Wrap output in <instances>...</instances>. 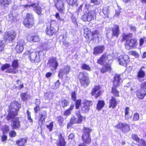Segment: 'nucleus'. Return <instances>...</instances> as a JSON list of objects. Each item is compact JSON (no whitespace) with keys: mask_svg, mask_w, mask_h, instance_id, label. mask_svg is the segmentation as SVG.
<instances>
[{"mask_svg":"<svg viewBox=\"0 0 146 146\" xmlns=\"http://www.w3.org/2000/svg\"><path fill=\"white\" fill-rule=\"evenodd\" d=\"M21 107V104L17 101L14 100L11 102L8 107V114L6 119L7 120L12 119L11 127L13 129L19 128L21 126V121L19 117H16L18 115V111Z\"/></svg>","mask_w":146,"mask_h":146,"instance_id":"obj_1","label":"nucleus"},{"mask_svg":"<svg viewBox=\"0 0 146 146\" xmlns=\"http://www.w3.org/2000/svg\"><path fill=\"white\" fill-rule=\"evenodd\" d=\"M71 98L73 101L75 102L76 109L78 110L80 107V111L82 113H88L90 110V107L93 105L92 101L86 100L82 103V101L81 99H76V93L75 91L72 92Z\"/></svg>","mask_w":146,"mask_h":146,"instance_id":"obj_2","label":"nucleus"},{"mask_svg":"<svg viewBox=\"0 0 146 146\" xmlns=\"http://www.w3.org/2000/svg\"><path fill=\"white\" fill-rule=\"evenodd\" d=\"M110 55L107 53L102 54L97 59V63L103 66L100 69L101 73H104L107 72H111L112 70L111 64L109 62L111 60L109 58Z\"/></svg>","mask_w":146,"mask_h":146,"instance_id":"obj_3","label":"nucleus"},{"mask_svg":"<svg viewBox=\"0 0 146 146\" xmlns=\"http://www.w3.org/2000/svg\"><path fill=\"white\" fill-rule=\"evenodd\" d=\"M133 36V34L132 33H129L128 34L123 33L121 42H123L125 41L124 46L126 48L131 49L137 46L138 42L137 39L134 38L129 40V38H132Z\"/></svg>","mask_w":146,"mask_h":146,"instance_id":"obj_4","label":"nucleus"},{"mask_svg":"<svg viewBox=\"0 0 146 146\" xmlns=\"http://www.w3.org/2000/svg\"><path fill=\"white\" fill-rule=\"evenodd\" d=\"M75 114L76 117L74 116H72L70 120V122L67 124V128L68 129L73 124H81L83 121L86 120V117L81 115L80 110L76 111Z\"/></svg>","mask_w":146,"mask_h":146,"instance_id":"obj_5","label":"nucleus"},{"mask_svg":"<svg viewBox=\"0 0 146 146\" xmlns=\"http://www.w3.org/2000/svg\"><path fill=\"white\" fill-rule=\"evenodd\" d=\"M42 51L37 50L35 52H31L30 50L26 51L23 54L24 58L28 56L29 60L31 62H37L40 60V54Z\"/></svg>","mask_w":146,"mask_h":146,"instance_id":"obj_6","label":"nucleus"},{"mask_svg":"<svg viewBox=\"0 0 146 146\" xmlns=\"http://www.w3.org/2000/svg\"><path fill=\"white\" fill-rule=\"evenodd\" d=\"M81 86L86 88L90 84V78L88 74L85 72H80L77 76Z\"/></svg>","mask_w":146,"mask_h":146,"instance_id":"obj_7","label":"nucleus"},{"mask_svg":"<svg viewBox=\"0 0 146 146\" xmlns=\"http://www.w3.org/2000/svg\"><path fill=\"white\" fill-rule=\"evenodd\" d=\"M35 18L34 15L32 13H27L25 17L23 19V23L27 28L30 29L35 27Z\"/></svg>","mask_w":146,"mask_h":146,"instance_id":"obj_8","label":"nucleus"},{"mask_svg":"<svg viewBox=\"0 0 146 146\" xmlns=\"http://www.w3.org/2000/svg\"><path fill=\"white\" fill-rule=\"evenodd\" d=\"M113 84L111 88V93L115 98L120 96L119 92L117 89L119 86L120 75H115L113 78Z\"/></svg>","mask_w":146,"mask_h":146,"instance_id":"obj_9","label":"nucleus"},{"mask_svg":"<svg viewBox=\"0 0 146 146\" xmlns=\"http://www.w3.org/2000/svg\"><path fill=\"white\" fill-rule=\"evenodd\" d=\"M83 133L82 136V139L83 143L89 145L92 143V139L90 133L92 131L91 129L87 127H84L82 129Z\"/></svg>","mask_w":146,"mask_h":146,"instance_id":"obj_10","label":"nucleus"},{"mask_svg":"<svg viewBox=\"0 0 146 146\" xmlns=\"http://www.w3.org/2000/svg\"><path fill=\"white\" fill-rule=\"evenodd\" d=\"M99 35L100 31L98 30H95L93 31L88 29L84 30V37L90 41H93L96 39L98 38Z\"/></svg>","mask_w":146,"mask_h":146,"instance_id":"obj_11","label":"nucleus"},{"mask_svg":"<svg viewBox=\"0 0 146 146\" xmlns=\"http://www.w3.org/2000/svg\"><path fill=\"white\" fill-rule=\"evenodd\" d=\"M17 33L14 30L7 31L4 33L3 36V40L5 42L11 43L15 39Z\"/></svg>","mask_w":146,"mask_h":146,"instance_id":"obj_12","label":"nucleus"},{"mask_svg":"<svg viewBox=\"0 0 146 146\" xmlns=\"http://www.w3.org/2000/svg\"><path fill=\"white\" fill-rule=\"evenodd\" d=\"M39 1H38L36 3H32L30 5L26 4L23 6L25 8L31 7L33 8V10L38 15L41 16L43 15L42 13V8L39 6Z\"/></svg>","mask_w":146,"mask_h":146,"instance_id":"obj_13","label":"nucleus"},{"mask_svg":"<svg viewBox=\"0 0 146 146\" xmlns=\"http://www.w3.org/2000/svg\"><path fill=\"white\" fill-rule=\"evenodd\" d=\"M47 64L52 71L56 70L59 66V63L56 57L52 56L48 60Z\"/></svg>","mask_w":146,"mask_h":146,"instance_id":"obj_14","label":"nucleus"},{"mask_svg":"<svg viewBox=\"0 0 146 146\" xmlns=\"http://www.w3.org/2000/svg\"><path fill=\"white\" fill-rule=\"evenodd\" d=\"M117 59L119 64L124 67H126L130 62V58L127 55L121 54Z\"/></svg>","mask_w":146,"mask_h":146,"instance_id":"obj_15","label":"nucleus"},{"mask_svg":"<svg viewBox=\"0 0 146 146\" xmlns=\"http://www.w3.org/2000/svg\"><path fill=\"white\" fill-rule=\"evenodd\" d=\"M11 66L12 68H11L7 69L5 71L6 73L16 74L18 73L19 71L17 68L19 67L18 60L15 59L13 60L11 63Z\"/></svg>","mask_w":146,"mask_h":146,"instance_id":"obj_16","label":"nucleus"},{"mask_svg":"<svg viewBox=\"0 0 146 146\" xmlns=\"http://www.w3.org/2000/svg\"><path fill=\"white\" fill-rule=\"evenodd\" d=\"M114 127L116 129L120 130L123 133H127L130 130L129 125L124 123L119 122Z\"/></svg>","mask_w":146,"mask_h":146,"instance_id":"obj_17","label":"nucleus"},{"mask_svg":"<svg viewBox=\"0 0 146 146\" xmlns=\"http://www.w3.org/2000/svg\"><path fill=\"white\" fill-rule=\"evenodd\" d=\"M101 87L99 85H95L92 89L90 94L92 96H94L96 99L100 97L102 94V91L100 90Z\"/></svg>","mask_w":146,"mask_h":146,"instance_id":"obj_18","label":"nucleus"},{"mask_svg":"<svg viewBox=\"0 0 146 146\" xmlns=\"http://www.w3.org/2000/svg\"><path fill=\"white\" fill-rule=\"evenodd\" d=\"M95 10H91L89 12L87 15H84L82 16V19L83 21L90 22L96 18Z\"/></svg>","mask_w":146,"mask_h":146,"instance_id":"obj_19","label":"nucleus"},{"mask_svg":"<svg viewBox=\"0 0 146 146\" xmlns=\"http://www.w3.org/2000/svg\"><path fill=\"white\" fill-rule=\"evenodd\" d=\"M54 6L60 13H63L64 11L65 8L64 0H54Z\"/></svg>","mask_w":146,"mask_h":146,"instance_id":"obj_20","label":"nucleus"},{"mask_svg":"<svg viewBox=\"0 0 146 146\" xmlns=\"http://www.w3.org/2000/svg\"><path fill=\"white\" fill-rule=\"evenodd\" d=\"M39 118L38 120V125L41 127L44 123L45 120L47 116V113L46 110H43L39 114Z\"/></svg>","mask_w":146,"mask_h":146,"instance_id":"obj_21","label":"nucleus"},{"mask_svg":"<svg viewBox=\"0 0 146 146\" xmlns=\"http://www.w3.org/2000/svg\"><path fill=\"white\" fill-rule=\"evenodd\" d=\"M58 140L56 143L57 146H66V142L64 137V135L63 133H60L57 135Z\"/></svg>","mask_w":146,"mask_h":146,"instance_id":"obj_22","label":"nucleus"},{"mask_svg":"<svg viewBox=\"0 0 146 146\" xmlns=\"http://www.w3.org/2000/svg\"><path fill=\"white\" fill-rule=\"evenodd\" d=\"M27 41L30 42H38L40 40V37L38 34L28 35L26 37Z\"/></svg>","mask_w":146,"mask_h":146,"instance_id":"obj_23","label":"nucleus"},{"mask_svg":"<svg viewBox=\"0 0 146 146\" xmlns=\"http://www.w3.org/2000/svg\"><path fill=\"white\" fill-rule=\"evenodd\" d=\"M105 50V47L104 45H98L94 47L93 49V54L97 55L102 53Z\"/></svg>","mask_w":146,"mask_h":146,"instance_id":"obj_24","label":"nucleus"},{"mask_svg":"<svg viewBox=\"0 0 146 146\" xmlns=\"http://www.w3.org/2000/svg\"><path fill=\"white\" fill-rule=\"evenodd\" d=\"M67 36L65 35H61L58 37V39L60 44L62 43V44L65 47H68L70 45L69 42L66 40Z\"/></svg>","mask_w":146,"mask_h":146,"instance_id":"obj_25","label":"nucleus"},{"mask_svg":"<svg viewBox=\"0 0 146 146\" xmlns=\"http://www.w3.org/2000/svg\"><path fill=\"white\" fill-rule=\"evenodd\" d=\"M58 29L56 30L55 28H52L50 27V26H46L45 30L46 33L49 36H51L55 35L57 33Z\"/></svg>","mask_w":146,"mask_h":146,"instance_id":"obj_26","label":"nucleus"},{"mask_svg":"<svg viewBox=\"0 0 146 146\" xmlns=\"http://www.w3.org/2000/svg\"><path fill=\"white\" fill-rule=\"evenodd\" d=\"M111 30L112 37L117 38L120 33L119 26L116 25H114V27L112 28Z\"/></svg>","mask_w":146,"mask_h":146,"instance_id":"obj_27","label":"nucleus"},{"mask_svg":"<svg viewBox=\"0 0 146 146\" xmlns=\"http://www.w3.org/2000/svg\"><path fill=\"white\" fill-rule=\"evenodd\" d=\"M136 95L138 98L141 100L143 99L146 96V91L140 89L137 90Z\"/></svg>","mask_w":146,"mask_h":146,"instance_id":"obj_28","label":"nucleus"},{"mask_svg":"<svg viewBox=\"0 0 146 146\" xmlns=\"http://www.w3.org/2000/svg\"><path fill=\"white\" fill-rule=\"evenodd\" d=\"M118 102L116 98L114 96H112L111 98L109 100V108L114 109L117 106Z\"/></svg>","mask_w":146,"mask_h":146,"instance_id":"obj_29","label":"nucleus"},{"mask_svg":"<svg viewBox=\"0 0 146 146\" xmlns=\"http://www.w3.org/2000/svg\"><path fill=\"white\" fill-rule=\"evenodd\" d=\"M28 140L27 137L20 138L15 141L16 144L18 146H25V144Z\"/></svg>","mask_w":146,"mask_h":146,"instance_id":"obj_30","label":"nucleus"},{"mask_svg":"<svg viewBox=\"0 0 146 146\" xmlns=\"http://www.w3.org/2000/svg\"><path fill=\"white\" fill-rule=\"evenodd\" d=\"M12 0H0V6L5 8L7 7L12 3Z\"/></svg>","mask_w":146,"mask_h":146,"instance_id":"obj_31","label":"nucleus"},{"mask_svg":"<svg viewBox=\"0 0 146 146\" xmlns=\"http://www.w3.org/2000/svg\"><path fill=\"white\" fill-rule=\"evenodd\" d=\"M58 105L60 108H64L69 105V102L66 99L63 98L59 101Z\"/></svg>","mask_w":146,"mask_h":146,"instance_id":"obj_32","label":"nucleus"},{"mask_svg":"<svg viewBox=\"0 0 146 146\" xmlns=\"http://www.w3.org/2000/svg\"><path fill=\"white\" fill-rule=\"evenodd\" d=\"M15 49L17 53L19 54L21 53L23 50V45L20 42H18Z\"/></svg>","mask_w":146,"mask_h":146,"instance_id":"obj_33","label":"nucleus"},{"mask_svg":"<svg viewBox=\"0 0 146 146\" xmlns=\"http://www.w3.org/2000/svg\"><path fill=\"white\" fill-rule=\"evenodd\" d=\"M143 68H144V67L142 66L140 68L139 70L137 73V76L139 81L140 82L141 81H140L139 79L144 78L145 76V72L142 70Z\"/></svg>","mask_w":146,"mask_h":146,"instance_id":"obj_34","label":"nucleus"},{"mask_svg":"<svg viewBox=\"0 0 146 146\" xmlns=\"http://www.w3.org/2000/svg\"><path fill=\"white\" fill-rule=\"evenodd\" d=\"M74 108V105L73 104H71L69 107L64 111L63 113V115L65 116H69L70 115Z\"/></svg>","mask_w":146,"mask_h":146,"instance_id":"obj_35","label":"nucleus"},{"mask_svg":"<svg viewBox=\"0 0 146 146\" xmlns=\"http://www.w3.org/2000/svg\"><path fill=\"white\" fill-rule=\"evenodd\" d=\"M105 105L104 101L103 100H99L97 104L96 109L98 111H100Z\"/></svg>","mask_w":146,"mask_h":146,"instance_id":"obj_36","label":"nucleus"},{"mask_svg":"<svg viewBox=\"0 0 146 146\" xmlns=\"http://www.w3.org/2000/svg\"><path fill=\"white\" fill-rule=\"evenodd\" d=\"M130 108L128 107H126L124 109V117L126 119H128L131 117V115L130 114Z\"/></svg>","mask_w":146,"mask_h":146,"instance_id":"obj_37","label":"nucleus"},{"mask_svg":"<svg viewBox=\"0 0 146 146\" xmlns=\"http://www.w3.org/2000/svg\"><path fill=\"white\" fill-rule=\"evenodd\" d=\"M8 16V21L11 22V23H13L17 20L16 17L13 16L12 13H10L9 14Z\"/></svg>","mask_w":146,"mask_h":146,"instance_id":"obj_38","label":"nucleus"},{"mask_svg":"<svg viewBox=\"0 0 146 146\" xmlns=\"http://www.w3.org/2000/svg\"><path fill=\"white\" fill-rule=\"evenodd\" d=\"M56 119L60 125L61 126L62 125L64 121V119L62 116L60 115L57 116Z\"/></svg>","mask_w":146,"mask_h":146,"instance_id":"obj_39","label":"nucleus"},{"mask_svg":"<svg viewBox=\"0 0 146 146\" xmlns=\"http://www.w3.org/2000/svg\"><path fill=\"white\" fill-rule=\"evenodd\" d=\"M81 68L83 70L90 71L91 70L90 66L86 63L83 64L81 66Z\"/></svg>","mask_w":146,"mask_h":146,"instance_id":"obj_40","label":"nucleus"},{"mask_svg":"<svg viewBox=\"0 0 146 146\" xmlns=\"http://www.w3.org/2000/svg\"><path fill=\"white\" fill-rule=\"evenodd\" d=\"M21 98L22 101H26L28 100V95L27 92L22 93L20 94Z\"/></svg>","mask_w":146,"mask_h":146,"instance_id":"obj_41","label":"nucleus"},{"mask_svg":"<svg viewBox=\"0 0 146 146\" xmlns=\"http://www.w3.org/2000/svg\"><path fill=\"white\" fill-rule=\"evenodd\" d=\"M68 4L70 6L73 7L77 5V0H66Z\"/></svg>","mask_w":146,"mask_h":146,"instance_id":"obj_42","label":"nucleus"},{"mask_svg":"<svg viewBox=\"0 0 146 146\" xmlns=\"http://www.w3.org/2000/svg\"><path fill=\"white\" fill-rule=\"evenodd\" d=\"M63 70L64 72V74L66 75L68 74L70 72V68L69 66L67 65L65 66Z\"/></svg>","mask_w":146,"mask_h":146,"instance_id":"obj_43","label":"nucleus"},{"mask_svg":"<svg viewBox=\"0 0 146 146\" xmlns=\"http://www.w3.org/2000/svg\"><path fill=\"white\" fill-rule=\"evenodd\" d=\"M129 53L130 55L134 56L136 58H138L139 57V55L138 53L136 51H131L129 52Z\"/></svg>","mask_w":146,"mask_h":146,"instance_id":"obj_44","label":"nucleus"},{"mask_svg":"<svg viewBox=\"0 0 146 146\" xmlns=\"http://www.w3.org/2000/svg\"><path fill=\"white\" fill-rule=\"evenodd\" d=\"M2 130V133L7 134V132L9 130V127L8 126L5 125L3 126Z\"/></svg>","mask_w":146,"mask_h":146,"instance_id":"obj_45","label":"nucleus"},{"mask_svg":"<svg viewBox=\"0 0 146 146\" xmlns=\"http://www.w3.org/2000/svg\"><path fill=\"white\" fill-rule=\"evenodd\" d=\"M57 21L55 20L51 21L49 25H47V26H50V27L52 28H55L57 25Z\"/></svg>","mask_w":146,"mask_h":146,"instance_id":"obj_46","label":"nucleus"},{"mask_svg":"<svg viewBox=\"0 0 146 146\" xmlns=\"http://www.w3.org/2000/svg\"><path fill=\"white\" fill-rule=\"evenodd\" d=\"M138 142L139 144H138L137 146L139 145V146H146V142L145 140L144 139L141 138L140 139L139 142ZM135 146H136L135 145Z\"/></svg>","mask_w":146,"mask_h":146,"instance_id":"obj_47","label":"nucleus"},{"mask_svg":"<svg viewBox=\"0 0 146 146\" xmlns=\"http://www.w3.org/2000/svg\"><path fill=\"white\" fill-rule=\"evenodd\" d=\"M131 138L132 139L137 142H139L140 139L138 135L135 134H132L131 135Z\"/></svg>","mask_w":146,"mask_h":146,"instance_id":"obj_48","label":"nucleus"},{"mask_svg":"<svg viewBox=\"0 0 146 146\" xmlns=\"http://www.w3.org/2000/svg\"><path fill=\"white\" fill-rule=\"evenodd\" d=\"M64 74V72L63 69H59L58 74V76L59 78L62 79Z\"/></svg>","mask_w":146,"mask_h":146,"instance_id":"obj_49","label":"nucleus"},{"mask_svg":"<svg viewBox=\"0 0 146 146\" xmlns=\"http://www.w3.org/2000/svg\"><path fill=\"white\" fill-rule=\"evenodd\" d=\"M11 66L9 64L6 63L3 64L1 66V69L2 71H4L5 69L9 68Z\"/></svg>","mask_w":146,"mask_h":146,"instance_id":"obj_50","label":"nucleus"},{"mask_svg":"<svg viewBox=\"0 0 146 146\" xmlns=\"http://www.w3.org/2000/svg\"><path fill=\"white\" fill-rule=\"evenodd\" d=\"M53 121H52L48 125H46V127L49 130V131H51L52 130L53 127Z\"/></svg>","mask_w":146,"mask_h":146,"instance_id":"obj_51","label":"nucleus"},{"mask_svg":"<svg viewBox=\"0 0 146 146\" xmlns=\"http://www.w3.org/2000/svg\"><path fill=\"white\" fill-rule=\"evenodd\" d=\"M139 118V115L138 113H135L133 115V120L134 121H137Z\"/></svg>","mask_w":146,"mask_h":146,"instance_id":"obj_52","label":"nucleus"},{"mask_svg":"<svg viewBox=\"0 0 146 146\" xmlns=\"http://www.w3.org/2000/svg\"><path fill=\"white\" fill-rule=\"evenodd\" d=\"M7 134L2 133V135L1 136V139L2 141L5 142L7 139Z\"/></svg>","mask_w":146,"mask_h":146,"instance_id":"obj_53","label":"nucleus"},{"mask_svg":"<svg viewBox=\"0 0 146 146\" xmlns=\"http://www.w3.org/2000/svg\"><path fill=\"white\" fill-rule=\"evenodd\" d=\"M16 133L14 130H11L9 133V135L10 137H14L16 135Z\"/></svg>","mask_w":146,"mask_h":146,"instance_id":"obj_54","label":"nucleus"},{"mask_svg":"<svg viewBox=\"0 0 146 146\" xmlns=\"http://www.w3.org/2000/svg\"><path fill=\"white\" fill-rule=\"evenodd\" d=\"M140 89L146 91V80L141 84L140 85Z\"/></svg>","mask_w":146,"mask_h":146,"instance_id":"obj_55","label":"nucleus"},{"mask_svg":"<svg viewBox=\"0 0 146 146\" xmlns=\"http://www.w3.org/2000/svg\"><path fill=\"white\" fill-rule=\"evenodd\" d=\"M100 0H90V3L95 5H98L100 3Z\"/></svg>","mask_w":146,"mask_h":146,"instance_id":"obj_56","label":"nucleus"},{"mask_svg":"<svg viewBox=\"0 0 146 146\" xmlns=\"http://www.w3.org/2000/svg\"><path fill=\"white\" fill-rule=\"evenodd\" d=\"M146 38L145 37L140 38L139 39V45L140 46H141L143 45L144 42V40Z\"/></svg>","mask_w":146,"mask_h":146,"instance_id":"obj_57","label":"nucleus"},{"mask_svg":"<svg viewBox=\"0 0 146 146\" xmlns=\"http://www.w3.org/2000/svg\"><path fill=\"white\" fill-rule=\"evenodd\" d=\"M4 44L2 40H0V52L2 51L4 49Z\"/></svg>","mask_w":146,"mask_h":146,"instance_id":"obj_58","label":"nucleus"},{"mask_svg":"<svg viewBox=\"0 0 146 146\" xmlns=\"http://www.w3.org/2000/svg\"><path fill=\"white\" fill-rule=\"evenodd\" d=\"M40 110V106H36L34 108V112L35 113H38Z\"/></svg>","mask_w":146,"mask_h":146,"instance_id":"obj_59","label":"nucleus"},{"mask_svg":"<svg viewBox=\"0 0 146 146\" xmlns=\"http://www.w3.org/2000/svg\"><path fill=\"white\" fill-rule=\"evenodd\" d=\"M129 28L131 31H136V28L135 26L130 25L129 26Z\"/></svg>","mask_w":146,"mask_h":146,"instance_id":"obj_60","label":"nucleus"},{"mask_svg":"<svg viewBox=\"0 0 146 146\" xmlns=\"http://www.w3.org/2000/svg\"><path fill=\"white\" fill-rule=\"evenodd\" d=\"M55 86L56 88H58L60 86V84L59 80H58L55 83Z\"/></svg>","mask_w":146,"mask_h":146,"instance_id":"obj_61","label":"nucleus"},{"mask_svg":"<svg viewBox=\"0 0 146 146\" xmlns=\"http://www.w3.org/2000/svg\"><path fill=\"white\" fill-rule=\"evenodd\" d=\"M103 12L105 15H108L109 14L108 9L107 8H106L103 9Z\"/></svg>","mask_w":146,"mask_h":146,"instance_id":"obj_62","label":"nucleus"},{"mask_svg":"<svg viewBox=\"0 0 146 146\" xmlns=\"http://www.w3.org/2000/svg\"><path fill=\"white\" fill-rule=\"evenodd\" d=\"M40 100L38 99H36L35 100V104L36 106H40Z\"/></svg>","mask_w":146,"mask_h":146,"instance_id":"obj_63","label":"nucleus"},{"mask_svg":"<svg viewBox=\"0 0 146 146\" xmlns=\"http://www.w3.org/2000/svg\"><path fill=\"white\" fill-rule=\"evenodd\" d=\"M24 87V84L23 83L21 84L20 85L18 86H15V88L17 89L18 90H20Z\"/></svg>","mask_w":146,"mask_h":146,"instance_id":"obj_64","label":"nucleus"}]
</instances>
